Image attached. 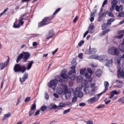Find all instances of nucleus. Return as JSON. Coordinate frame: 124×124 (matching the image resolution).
I'll return each mask as SVG.
<instances>
[{"label": "nucleus", "mask_w": 124, "mask_h": 124, "mask_svg": "<svg viewBox=\"0 0 124 124\" xmlns=\"http://www.w3.org/2000/svg\"><path fill=\"white\" fill-rule=\"evenodd\" d=\"M62 8H58L53 13V16L45 17L42 20L38 23L39 28H41V27H45V26H47V25H49V24H51L52 23V20L54 19V17H55V15H57L61 10Z\"/></svg>", "instance_id": "f257e3e1"}, {"label": "nucleus", "mask_w": 124, "mask_h": 124, "mask_svg": "<svg viewBox=\"0 0 124 124\" xmlns=\"http://www.w3.org/2000/svg\"><path fill=\"white\" fill-rule=\"evenodd\" d=\"M32 64H33V61H31L29 62L28 64L27 68L25 66V65L20 66L19 64H16L14 67V70L15 72H21V73H25L26 71L30 70L31 68V66H32Z\"/></svg>", "instance_id": "f03ea898"}, {"label": "nucleus", "mask_w": 124, "mask_h": 124, "mask_svg": "<svg viewBox=\"0 0 124 124\" xmlns=\"http://www.w3.org/2000/svg\"><path fill=\"white\" fill-rule=\"evenodd\" d=\"M31 57V54L28 52H23L22 53H20L19 55L17 57L16 59V62H19L22 59L23 62H27L28 60Z\"/></svg>", "instance_id": "7ed1b4c3"}, {"label": "nucleus", "mask_w": 124, "mask_h": 124, "mask_svg": "<svg viewBox=\"0 0 124 124\" xmlns=\"http://www.w3.org/2000/svg\"><path fill=\"white\" fill-rule=\"evenodd\" d=\"M27 14H24L20 17H19L18 20H16L15 21L13 25V28H14V29H19V28L24 25V22L23 21L24 20H26V18H24V17H25V16Z\"/></svg>", "instance_id": "20e7f679"}, {"label": "nucleus", "mask_w": 124, "mask_h": 124, "mask_svg": "<svg viewBox=\"0 0 124 124\" xmlns=\"http://www.w3.org/2000/svg\"><path fill=\"white\" fill-rule=\"evenodd\" d=\"M76 68V66L75 65H73L71 67V70L69 71V72L68 73L69 75V78L71 80H75L76 78V76L73 74L76 73V71L75 70V69Z\"/></svg>", "instance_id": "39448f33"}, {"label": "nucleus", "mask_w": 124, "mask_h": 124, "mask_svg": "<svg viewBox=\"0 0 124 124\" xmlns=\"http://www.w3.org/2000/svg\"><path fill=\"white\" fill-rule=\"evenodd\" d=\"M108 53L113 56H119L120 55V50L117 47H112L108 49Z\"/></svg>", "instance_id": "423d86ee"}, {"label": "nucleus", "mask_w": 124, "mask_h": 124, "mask_svg": "<svg viewBox=\"0 0 124 124\" xmlns=\"http://www.w3.org/2000/svg\"><path fill=\"white\" fill-rule=\"evenodd\" d=\"M58 82H59V81L57 79H51L47 84V86L49 88H56V87H57Z\"/></svg>", "instance_id": "0eeeda50"}, {"label": "nucleus", "mask_w": 124, "mask_h": 124, "mask_svg": "<svg viewBox=\"0 0 124 124\" xmlns=\"http://www.w3.org/2000/svg\"><path fill=\"white\" fill-rule=\"evenodd\" d=\"M9 62H10V57L8 56L7 60L5 62V63H0V70L4 69V67L9 64Z\"/></svg>", "instance_id": "6e6552de"}, {"label": "nucleus", "mask_w": 124, "mask_h": 124, "mask_svg": "<svg viewBox=\"0 0 124 124\" xmlns=\"http://www.w3.org/2000/svg\"><path fill=\"white\" fill-rule=\"evenodd\" d=\"M96 59L100 62H106L108 60V57L107 55H100L96 56Z\"/></svg>", "instance_id": "1a4fd4ad"}, {"label": "nucleus", "mask_w": 124, "mask_h": 124, "mask_svg": "<svg viewBox=\"0 0 124 124\" xmlns=\"http://www.w3.org/2000/svg\"><path fill=\"white\" fill-rule=\"evenodd\" d=\"M66 72H67V70L65 69H63L61 72V76L62 78V79H67L68 78H69V75L67 76L66 75Z\"/></svg>", "instance_id": "9d476101"}, {"label": "nucleus", "mask_w": 124, "mask_h": 124, "mask_svg": "<svg viewBox=\"0 0 124 124\" xmlns=\"http://www.w3.org/2000/svg\"><path fill=\"white\" fill-rule=\"evenodd\" d=\"M118 78H124V68L123 69L119 68L117 71Z\"/></svg>", "instance_id": "9b49d317"}, {"label": "nucleus", "mask_w": 124, "mask_h": 124, "mask_svg": "<svg viewBox=\"0 0 124 124\" xmlns=\"http://www.w3.org/2000/svg\"><path fill=\"white\" fill-rule=\"evenodd\" d=\"M87 31L89 32V33H93L94 32V26H93V23L90 24L88 27V29Z\"/></svg>", "instance_id": "f8f14e48"}, {"label": "nucleus", "mask_w": 124, "mask_h": 124, "mask_svg": "<svg viewBox=\"0 0 124 124\" xmlns=\"http://www.w3.org/2000/svg\"><path fill=\"white\" fill-rule=\"evenodd\" d=\"M28 78L29 74L28 73H25L22 78H19L20 82H21V83H24V82H25Z\"/></svg>", "instance_id": "ddd939ff"}, {"label": "nucleus", "mask_w": 124, "mask_h": 124, "mask_svg": "<svg viewBox=\"0 0 124 124\" xmlns=\"http://www.w3.org/2000/svg\"><path fill=\"white\" fill-rule=\"evenodd\" d=\"M117 3H118V0H112L111 1L112 6L109 9V11H110V12H112V11H113V10L115 9V7H116V4H117Z\"/></svg>", "instance_id": "4468645a"}, {"label": "nucleus", "mask_w": 124, "mask_h": 124, "mask_svg": "<svg viewBox=\"0 0 124 124\" xmlns=\"http://www.w3.org/2000/svg\"><path fill=\"white\" fill-rule=\"evenodd\" d=\"M65 106V104L61 103L59 106H57L56 105H52V109H62V108H63V107H64Z\"/></svg>", "instance_id": "2eb2a0df"}, {"label": "nucleus", "mask_w": 124, "mask_h": 124, "mask_svg": "<svg viewBox=\"0 0 124 124\" xmlns=\"http://www.w3.org/2000/svg\"><path fill=\"white\" fill-rule=\"evenodd\" d=\"M99 99L98 96L95 95L93 98H91L89 99L88 101L90 103H94V102H96L98 101Z\"/></svg>", "instance_id": "dca6fc26"}, {"label": "nucleus", "mask_w": 124, "mask_h": 124, "mask_svg": "<svg viewBox=\"0 0 124 124\" xmlns=\"http://www.w3.org/2000/svg\"><path fill=\"white\" fill-rule=\"evenodd\" d=\"M96 53V49L95 48H90L88 50H86V53L88 54V55H92V54H95Z\"/></svg>", "instance_id": "f3484780"}, {"label": "nucleus", "mask_w": 124, "mask_h": 124, "mask_svg": "<svg viewBox=\"0 0 124 124\" xmlns=\"http://www.w3.org/2000/svg\"><path fill=\"white\" fill-rule=\"evenodd\" d=\"M74 95H76L78 97H79L80 98H82L83 97V92L77 91L74 92Z\"/></svg>", "instance_id": "a211bd4d"}, {"label": "nucleus", "mask_w": 124, "mask_h": 124, "mask_svg": "<svg viewBox=\"0 0 124 124\" xmlns=\"http://www.w3.org/2000/svg\"><path fill=\"white\" fill-rule=\"evenodd\" d=\"M54 35L55 34L54 33V31H53V30H51L49 31L46 39H50V38H52V37H53Z\"/></svg>", "instance_id": "6ab92c4d"}, {"label": "nucleus", "mask_w": 124, "mask_h": 124, "mask_svg": "<svg viewBox=\"0 0 124 124\" xmlns=\"http://www.w3.org/2000/svg\"><path fill=\"white\" fill-rule=\"evenodd\" d=\"M107 62L106 63V66L108 67H110V66H112V64H113V59H111L110 60H107Z\"/></svg>", "instance_id": "aec40b11"}, {"label": "nucleus", "mask_w": 124, "mask_h": 124, "mask_svg": "<svg viewBox=\"0 0 124 124\" xmlns=\"http://www.w3.org/2000/svg\"><path fill=\"white\" fill-rule=\"evenodd\" d=\"M11 116V113L10 112H8L7 114H4L2 118V121H5L6 119H8V118H10Z\"/></svg>", "instance_id": "412c9836"}, {"label": "nucleus", "mask_w": 124, "mask_h": 124, "mask_svg": "<svg viewBox=\"0 0 124 124\" xmlns=\"http://www.w3.org/2000/svg\"><path fill=\"white\" fill-rule=\"evenodd\" d=\"M104 87L105 90L104 91L107 92V91H108V88L109 87V82H108V81H105Z\"/></svg>", "instance_id": "4be33fe9"}, {"label": "nucleus", "mask_w": 124, "mask_h": 124, "mask_svg": "<svg viewBox=\"0 0 124 124\" xmlns=\"http://www.w3.org/2000/svg\"><path fill=\"white\" fill-rule=\"evenodd\" d=\"M115 20L116 19H115L114 18H109L108 20L107 24L108 26H111L112 23H113V22H114Z\"/></svg>", "instance_id": "5701e85b"}, {"label": "nucleus", "mask_w": 124, "mask_h": 124, "mask_svg": "<svg viewBox=\"0 0 124 124\" xmlns=\"http://www.w3.org/2000/svg\"><path fill=\"white\" fill-rule=\"evenodd\" d=\"M96 77H100L101 76V70L98 69L95 73Z\"/></svg>", "instance_id": "b1692460"}, {"label": "nucleus", "mask_w": 124, "mask_h": 124, "mask_svg": "<svg viewBox=\"0 0 124 124\" xmlns=\"http://www.w3.org/2000/svg\"><path fill=\"white\" fill-rule=\"evenodd\" d=\"M57 92L59 94H62L63 93V92H64V90L62 88H59L57 89Z\"/></svg>", "instance_id": "393cba45"}, {"label": "nucleus", "mask_w": 124, "mask_h": 124, "mask_svg": "<svg viewBox=\"0 0 124 124\" xmlns=\"http://www.w3.org/2000/svg\"><path fill=\"white\" fill-rule=\"evenodd\" d=\"M109 31H110V29H108L103 31L101 33V36H103V35H105V34H106V33H108Z\"/></svg>", "instance_id": "a878e982"}, {"label": "nucleus", "mask_w": 124, "mask_h": 124, "mask_svg": "<svg viewBox=\"0 0 124 124\" xmlns=\"http://www.w3.org/2000/svg\"><path fill=\"white\" fill-rule=\"evenodd\" d=\"M84 76H85L86 79H91L93 76L90 75V74H89V73H85Z\"/></svg>", "instance_id": "bb28decb"}, {"label": "nucleus", "mask_w": 124, "mask_h": 124, "mask_svg": "<svg viewBox=\"0 0 124 124\" xmlns=\"http://www.w3.org/2000/svg\"><path fill=\"white\" fill-rule=\"evenodd\" d=\"M108 25L107 24V23H104L102 25V29L103 30V31H104V30H106V29H107V28H108Z\"/></svg>", "instance_id": "cd10ccee"}, {"label": "nucleus", "mask_w": 124, "mask_h": 124, "mask_svg": "<svg viewBox=\"0 0 124 124\" xmlns=\"http://www.w3.org/2000/svg\"><path fill=\"white\" fill-rule=\"evenodd\" d=\"M87 85H88V81H87L86 80H83L81 82V85L82 86V87H86Z\"/></svg>", "instance_id": "c85d7f7f"}, {"label": "nucleus", "mask_w": 124, "mask_h": 124, "mask_svg": "<svg viewBox=\"0 0 124 124\" xmlns=\"http://www.w3.org/2000/svg\"><path fill=\"white\" fill-rule=\"evenodd\" d=\"M117 17L118 18H122L124 17V12H119Z\"/></svg>", "instance_id": "c756f323"}, {"label": "nucleus", "mask_w": 124, "mask_h": 124, "mask_svg": "<svg viewBox=\"0 0 124 124\" xmlns=\"http://www.w3.org/2000/svg\"><path fill=\"white\" fill-rule=\"evenodd\" d=\"M34 112H35V110H33L32 109H30L29 112V117H31L34 114Z\"/></svg>", "instance_id": "7c9ffc66"}, {"label": "nucleus", "mask_w": 124, "mask_h": 124, "mask_svg": "<svg viewBox=\"0 0 124 124\" xmlns=\"http://www.w3.org/2000/svg\"><path fill=\"white\" fill-rule=\"evenodd\" d=\"M86 71V70L85 69H82L80 70V74L81 75H83V76L85 75L86 73H85Z\"/></svg>", "instance_id": "2f4dec72"}, {"label": "nucleus", "mask_w": 124, "mask_h": 124, "mask_svg": "<svg viewBox=\"0 0 124 124\" xmlns=\"http://www.w3.org/2000/svg\"><path fill=\"white\" fill-rule=\"evenodd\" d=\"M77 81L78 83H79L82 81V76H78L77 77Z\"/></svg>", "instance_id": "473e14b6"}, {"label": "nucleus", "mask_w": 124, "mask_h": 124, "mask_svg": "<svg viewBox=\"0 0 124 124\" xmlns=\"http://www.w3.org/2000/svg\"><path fill=\"white\" fill-rule=\"evenodd\" d=\"M77 97L76 95H74V96L72 98V102L75 103V102L77 101Z\"/></svg>", "instance_id": "72a5a7b5"}, {"label": "nucleus", "mask_w": 124, "mask_h": 124, "mask_svg": "<svg viewBox=\"0 0 124 124\" xmlns=\"http://www.w3.org/2000/svg\"><path fill=\"white\" fill-rule=\"evenodd\" d=\"M108 13L109 17H111V18H115V16H114V14H113V13L109 12Z\"/></svg>", "instance_id": "f704fd0d"}, {"label": "nucleus", "mask_w": 124, "mask_h": 124, "mask_svg": "<svg viewBox=\"0 0 124 124\" xmlns=\"http://www.w3.org/2000/svg\"><path fill=\"white\" fill-rule=\"evenodd\" d=\"M47 109V107L46 106H43L41 107V110L43 111L44 112L45 110Z\"/></svg>", "instance_id": "c9c22d12"}, {"label": "nucleus", "mask_w": 124, "mask_h": 124, "mask_svg": "<svg viewBox=\"0 0 124 124\" xmlns=\"http://www.w3.org/2000/svg\"><path fill=\"white\" fill-rule=\"evenodd\" d=\"M110 93L111 95L108 97V98H109V99H111V98H113L114 95H115V94H114V92H113V91L110 92Z\"/></svg>", "instance_id": "e433bc0d"}, {"label": "nucleus", "mask_w": 124, "mask_h": 124, "mask_svg": "<svg viewBox=\"0 0 124 124\" xmlns=\"http://www.w3.org/2000/svg\"><path fill=\"white\" fill-rule=\"evenodd\" d=\"M118 102H121V103H123L124 104V97H121L118 100Z\"/></svg>", "instance_id": "4c0bfd02"}, {"label": "nucleus", "mask_w": 124, "mask_h": 124, "mask_svg": "<svg viewBox=\"0 0 124 124\" xmlns=\"http://www.w3.org/2000/svg\"><path fill=\"white\" fill-rule=\"evenodd\" d=\"M36 108V105L35 104H32L31 110H34V109Z\"/></svg>", "instance_id": "58836bf2"}, {"label": "nucleus", "mask_w": 124, "mask_h": 124, "mask_svg": "<svg viewBox=\"0 0 124 124\" xmlns=\"http://www.w3.org/2000/svg\"><path fill=\"white\" fill-rule=\"evenodd\" d=\"M70 110H71V108H68L67 110H65L63 112V115H65V114H67V113H69V112H70Z\"/></svg>", "instance_id": "ea45409f"}, {"label": "nucleus", "mask_w": 124, "mask_h": 124, "mask_svg": "<svg viewBox=\"0 0 124 124\" xmlns=\"http://www.w3.org/2000/svg\"><path fill=\"white\" fill-rule=\"evenodd\" d=\"M84 43H85V41L82 40V41H80V42L78 43V45L79 47H81V46H82V45H83V44H84Z\"/></svg>", "instance_id": "a19ab883"}, {"label": "nucleus", "mask_w": 124, "mask_h": 124, "mask_svg": "<svg viewBox=\"0 0 124 124\" xmlns=\"http://www.w3.org/2000/svg\"><path fill=\"white\" fill-rule=\"evenodd\" d=\"M104 102H105V104L106 105L109 104V103H110V102H111V100H108L107 101V98H106L105 100H104Z\"/></svg>", "instance_id": "79ce46f5"}, {"label": "nucleus", "mask_w": 124, "mask_h": 124, "mask_svg": "<svg viewBox=\"0 0 124 124\" xmlns=\"http://www.w3.org/2000/svg\"><path fill=\"white\" fill-rule=\"evenodd\" d=\"M105 106L104 105H100L96 108L97 109H102V108H104Z\"/></svg>", "instance_id": "37998d69"}, {"label": "nucleus", "mask_w": 124, "mask_h": 124, "mask_svg": "<svg viewBox=\"0 0 124 124\" xmlns=\"http://www.w3.org/2000/svg\"><path fill=\"white\" fill-rule=\"evenodd\" d=\"M106 93V91H105L104 90L101 93H100L99 94H97V95H97L98 96V97L99 98V97H100V96H101V95H102V94H103V93Z\"/></svg>", "instance_id": "c03bdc74"}, {"label": "nucleus", "mask_w": 124, "mask_h": 124, "mask_svg": "<svg viewBox=\"0 0 124 124\" xmlns=\"http://www.w3.org/2000/svg\"><path fill=\"white\" fill-rule=\"evenodd\" d=\"M124 34H121L120 35L117 36L116 37V38H118V39H122L124 38Z\"/></svg>", "instance_id": "a18cd8bd"}, {"label": "nucleus", "mask_w": 124, "mask_h": 124, "mask_svg": "<svg viewBox=\"0 0 124 124\" xmlns=\"http://www.w3.org/2000/svg\"><path fill=\"white\" fill-rule=\"evenodd\" d=\"M108 3V0H105L104 1L103 3V4H102V7H104V6L105 5H106V4Z\"/></svg>", "instance_id": "49530a36"}, {"label": "nucleus", "mask_w": 124, "mask_h": 124, "mask_svg": "<svg viewBox=\"0 0 124 124\" xmlns=\"http://www.w3.org/2000/svg\"><path fill=\"white\" fill-rule=\"evenodd\" d=\"M89 59L91 60H96V57L94 55H91L89 57Z\"/></svg>", "instance_id": "de8ad7c7"}, {"label": "nucleus", "mask_w": 124, "mask_h": 124, "mask_svg": "<svg viewBox=\"0 0 124 124\" xmlns=\"http://www.w3.org/2000/svg\"><path fill=\"white\" fill-rule=\"evenodd\" d=\"M53 109V105L50 104L47 107V110H52Z\"/></svg>", "instance_id": "09e8293b"}, {"label": "nucleus", "mask_w": 124, "mask_h": 124, "mask_svg": "<svg viewBox=\"0 0 124 124\" xmlns=\"http://www.w3.org/2000/svg\"><path fill=\"white\" fill-rule=\"evenodd\" d=\"M87 71H88V73H89V74H90V75L93 76V70H92L91 69V68L87 69Z\"/></svg>", "instance_id": "8fccbe9b"}, {"label": "nucleus", "mask_w": 124, "mask_h": 124, "mask_svg": "<svg viewBox=\"0 0 124 124\" xmlns=\"http://www.w3.org/2000/svg\"><path fill=\"white\" fill-rule=\"evenodd\" d=\"M45 97V99H46V100H48V99H49V94H48V93H46Z\"/></svg>", "instance_id": "3c124183"}, {"label": "nucleus", "mask_w": 124, "mask_h": 124, "mask_svg": "<svg viewBox=\"0 0 124 124\" xmlns=\"http://www.w3.org/2000/svg\"><path fill=\"white\" fill-rule=\"evenodd\" d=\"M115 9L117 12H120V6H119L118 5H116Z\"/></svg>", "instance_id": "603ef678"}, {"label": "nucleus", "mask_w": 124, "mask_h": 124, "mask_svg": "<svg viewBox=\"0 0 124 124\" xmlns=\"http://www.w3.org/2000/svg\"><path fill=\"white\" fill-rule=\"evenodd\" d=\"M65 89L64 90V93H66L68 92V89H67V86L66 85H64Z\"/></svg>", "instance_id": "864d4df0"}, {"label": "nucleus", "mask_w": 124, "mask_h": 124, "mask_svg": "<svg viewBox=\"0 0 124 124\" xmlns=\"http://www.w3.org/2000/svg\"><path fill=\"white\" fill-rule=\"evenodd\" d=\"M31 100V97H27L26 98L25 100V102H29Z\"/></svg>", "instance_id": "5fc2aeb1"}, {"label": "nucleus", "mask_w": 124, "mask_h": 124, "mask_svg": "<svg viewBox=\"0 0 124 124\" xmlns=\"http://www.w3.org/2000/svg\"><path fill=\"white\" fill-rule=\"evenodd\" d=\"M85 123L87 124H93V121H86Z\"/></svg>", "instance_id": "6e6d98bb"}, {"label": "nucleus", "mask_w": 124, "mask_h": 124, "mask_svg": "<svg viewBox=\"0 0 124 124\" xmlns=\"http://www.w3.org/2000/svg\"><path fill=\"white\" fill-rule=\"evenodd\" d=\"M20 102H21V97L17 99V103H16V106L18 105V104H19V103H20Z\"/></svg>", "instance_id": "4d7b16f0"}, {"label": "nucleus", "mask_w": 124, "mask_h": 124, "mask_svg": "<svg viewBox=\"0 0 124 124\" xmlns=\"http://www.w3.org/2000/svg\"><path fill=\"white\" fill-rule=\"evenodd\" d=\"M78 58H79V59H83V53H79L78 54Z\"/></svg>", "instance_id": "13d9d810"}, {"label": "nucleus", "mask_w": 124, "mask_h": 124, "mask_svg": "<svg viewBox=\"0 0 124 124\" xmlns=\"http://www.w3.org/2000/svg\"><path fill=\"white\" fill-rule=\"evenodd\" d=\"M79 106H80V107L86 106V104H85V103H80V104H79Z\"/></svg>", "instance_id": "bf43d9fd"}, {"label": "nucleus", "mask_w": 124, "mask_h": 124, "mask_svg": "<svg viewBox=\"0 0 124 124\" xmlns=\"http://www.w3.org/2000/svg\"><path fill=\"white\" fill-rule=\"evenodd\" d=\"M40 112V111H39V110H37L35 113V116H38V115H39Z\"/></svg>", "instance_id": "052dcab7"}, {"label": "nucleus", "mask_w": 124, "mask_h": 124, "mask_svg": "<svg viewBox=\"0 0 124 124\" xmlns=\"http://www.w3.org/2000/svg\"><path fill=\"white\" fill-rule=\"evenodd\" d=\"M58 50H59V48H57L55 50L52 52V55H55V54L57 52H58Z\"/></svg>", "instance_id": "680f3d73"}, {"label": "nucleus", "mask_w": 124, "mask_h": 124, "mask_svg": "<svg viewBox=\"0 0 124 124\" xmlns=\"http://www.w3.org/2000/svg\"><path fill=\"white\" fill-rule=\"evenodd\" d=\"M78 19V16H76L75 17V18H74V20H73V22L74 23H76L77 22V20Z\"/></svg>", "instance_id": "e2e57ef3"}, {"label": "nucleus", "mask_w": 124, "mask_h": 124, "mask_svg": "<svg viewBox=\"0 0 124 124\" xmlns=\"http://www.w3.org/2000/svg\"><path fill=\"white\" fill-rule=\"evenodd\" d=\"M112 92L114 94H119V93H120L119 92H117L116 90L112 91Z\"/></svg>", "instance_id": "0e129e2a"}, {"label": "nucleus", "mask_w": 124, "mask_h": 124, "mask_svg": "<svg viewBox=\"0 0 124 124\" xmlns=\"http://www.w3.org/2000/svg\"><path fill=\"white\" fill-rule=\"evenodd\" d=\"M58 82H59V83H63L64 82V80L62 78H60L58 80Z\"/></svg>", "instance_id": "69168bd1"}, {"label": "nucleus", "mask_w": 124, "mask_h": 124, "mask_svg": "<svg viewBox=\"0 0 124 124\" xmlns=\"http://www.w3.org/2000/svg\"><path fill=\"white\" fill-rule=\"evenodd\" d=\"M53 95L56 98H59V95L57 93H54Z\"/></svg>", "instance_id": "338daca9"}, {"label": "nucleus", "mask_w": 124, "mask_h": 124, "mask_svg": "<svg viewBox=\"0 0 124 124\" xmlns=\"http://www.w3.org/2000/svg\"><path fill=\"white\" fill-rule=\"evenodd\" d=\"M69 85L70 87H72V86H73V82H72L71 81H69Z\"/></svg>", "instance_id": "774afa93"}]
</instances>
